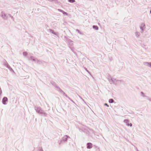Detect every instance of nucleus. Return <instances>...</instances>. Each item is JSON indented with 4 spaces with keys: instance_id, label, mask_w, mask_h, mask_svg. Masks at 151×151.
<instances>
[{
    "instance_id": "f257e3e1",
    "label": "nucleus",
    "mask_w": 151,
    "mask_h": 151,
    "mask_svg": "<svg viewBox=\"0 0 151 151\" xmlns=\"http://www.w3.org/2000/svg\"><path fill=\"white\" fill-rule=\"evenodd\" d=\"M92 147V144L91 143H88L87 144V148L90 149Z\"/></svg>"
},
{
    "instance_id": "f03ea898",
    "label": "nucleus",
    "mask_w": 151,
    "mask_h": 151,
    "mask_svg": "<svg viewBox=\"0 0 151 151\" xmlns=\"http://www.w3.org/2000/svg\"><path fill=\"white\" fill-rule=\"evenodd\" d=\"M7 101V99L6 97H4L2 100V102L4 104H6V101Z\"/></svg>"
},
{
    "instance_id": "7ed1b4c3",
    "label": "nucleus",
    "mask_w": 151,
    "mask_h": 151,
    "mask_svg": "<svg viewBox=\"0 0 151 151\" xmlns=\"http://www.w3.org/2000/svg\"><path fill=\"white\" fill-rule=\"evenodd\" d=\"M93 28L96 30H97L98 29V27L96 26H95V25L93 26Z\"/></svg>"
},
{
    "instance_id": "20e7f679",
    "label": "nucleus",
    "mask_w": 151,
    "mask_h": 151,
    "mask_svg": "<svg viewBox=\"0 0 151 151\" xmlns=\"http://www.w3.org/2000/svg\"><path fill=\"white\" fill-rule=\"evenodd\" d=\"M68 1L69 2L71 3H73L75 2V0H68Z\"/></svg>"
},
{
    "instance_id": "39448f33",
    "label": "nucleus",
    "mask_w": 151,
    "mask_h": 151,
    "mask_svg": "<svg viewBox=\"0 0 151 151\" xmlns=\"http://www.w3.org/2000/svg\"><path fill=\"white\" fill-rule=\"evenodd\" d=\"M113 102V100L112 99H110L109 100V102L110 103H112Z\"/></svg>"
},
{
    "instance_id": "423d86ee",
    "label": "nucleus",
    "mask_w": 151,
    "mask_h": 151,
    "mask_svg": "<svg viewBox=\"0 0 151 151\" xmlns=\"http://www.w3.org/2000/svg\"><path fill=\"white\" fill-rule=\"evenodd\" d=\"M128 126H129H129H131H131H132V124L131 123H130V124H128Z\"/></svg>"
},
{
    "instance_id": "0eeeda50",
    "label": "nucleus",
    "mask_w": 151,
    "mask_h": 151,
    "mask_svg": "<svg viewBox=\"0 0 151 151\" xmlns=\"http://www.w3.org/2000/svg\"><path fill=\"white\" fill-rule=\"evenodd\" d=\"M104 105L107 106V107H109V105L107 104H105Z\"/></svg>"
},
{
    "instance_id": "6e6552de",
    "label": "nucleus",
    "mask_w": 151,
    "mask_h": 151,
    "mask_svg": "<svg viewBox=\"0 0 151 151\" xmlns=\"http://www.w3.org/2000/svg\"><path fill=\"white\" fill-rule=\"evenodd\" d=\"M150 66L151 67V63L149 64Z\"/></svg>"
},
{
    "instance_id": "1a4fd4ad",
    "label": "nucleus",
    "mask_w": 151,
    "mask_h": 151,
    "mask_svg": "<svg viewBox=\"0 0 151 151\" xmlns=\"http://www.w3.org/2000/svg\"><path fill=\"white\" fill-rule=\"evenodd\" d=\"M150 13H151V10L150 11Z\"/></svg>"
}]
</instances>
